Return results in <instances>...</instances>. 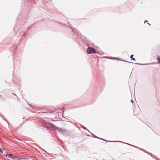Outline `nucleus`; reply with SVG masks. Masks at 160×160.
Instances as JSON below:
<instances>
[{"mask_svg":"<svg viewBox=\"0 0 160 160\" xmlns=\"http://www.w3.org/2000/svg\"><path fill=\"white\" fill-rule=\"evenodd\" d=\"M47 128H51L53 130H58L59 131H61V128L59 127H58L54 125L53 124L51 123L50 124V126H47Z\"/></svg>","mask_w":160,"mask_h":160,"instance_id":"obj_1","label":"nucleus"},{"mask_svg":"<svg viewBox=\"0 0 160 160\" xmlns=\"http://www.w3.org/2000/svg\"><path fill=\"white\" fill-rule=\"evenodd\" d=\"M87 51L89 54L96 53V50L94 48L91 47L88 48L87 50Z\"/></svg>","mask_w":160,"mask_h":160,"instance_id":"obj_2","label":"nucleus"},{"mask_svg":"<svg viewBox=\"0 0 160 160\" xmlns=\"http://www.w3.org/2000/svg\"><path fill=\"white\" fill-rule=\"evenodd\" d=\"M140 112V110L138 107H135L133 108V113L135 115H138Z\"/></svg>","mask_w":160,"mask_h":160,"instance_id":"obj_3","label":"nucleus"},{"mask_svg":"<svg viewBox=\"0 0 160 160\" xmlns=\"http://www.w3.org/2000/svg\"><path fill=\"white\" fill-rule=\"evenodd\" d=\"M6 156L10 158H12L13 159H14L15 158V157H12V154H8L6 155Z\"/></svg>","mask_w":160,"mask_h":160,"instance_id":"obj_4","label":"nucleus"},{"mask_svg":"<svg viewBox=\"0 0 160 160\" xmlns=\"http://www.w3.org/2000/svg\"><path fill=\"white\" fill-rule=\"evenodd\" d=\"M61 111V110L60 109H59L53 111V113H58L60 112Z\"/></svg>","mask_w":160,"mask_h":160,"instance_id":"obj_5","label":"nucleus"},{"mask_svg":"<svg viewBox=\"0 0 160 160\" xmlns=\"http://www.w3.org/2000/svg\"><path fill=\"white\" fill-rule=\"evenodd\" d=\"M133 56H134V55H132V54L130 56V58H131V60H135V58H133Z\"/></svg>","mask_w":160,"mask_h":160,"instance_id":"obj_6","label":"nucleus"},{"mask_svg":"<svg viewBox=\"0 0 160 160\" xmlns=\"http://www.w3.org/2000/svg\"><path fill=\"white\" fill-rule=\"evenodd\" d=\"M158 63H160V58H158Z\"/></svg>","mask_w":160,"mask_h":160,"instance_id":"obj_7","label":"nucleus"},{"mask_svg":"<svg viewBox=\"0 0 160 160\" xmlns=\"http://www.w3.org/2000/svg\"><path fill=\"white\" fill-rule=\"evenodd\" d=\"M0 152H2V150H1V149L0 148Z\"/></svg>","mask_w":160,"mask_h":160,"instance_id":"obj_8","label":"nucleus"},{"mask_svg":"<svg viewBox=\"0 0 160 160\" xmlns=\"http://www.w3.org/2000/svg\"><path fill=\"white\" fill-rule=\"evenodd\" d=\"M148 21L147 20H145V21L144 23H145L146 22H148Z\"/></svg>","mask_w":160,"mask_h":160,"instance_id":"obj_9","label":"nucleus"},{"mask_svg":"<svg viewBox=\"0 0 160 160\" xmlns=\"http://www.w3.org/2000/svg\"><path fill=\"white\" fill-rule=\"evenodd\" d=\"M131 102H132V103L133 102V101L132 99L131 101Z\"/></svg>","mask_w":160,"mask_h":160,"instance_id":"obj_10","label":"nucleus"},{"mask_svg":"<svg viewBox=\"0 0 160 160\" xmlns=\"http://www.w3.org/2000/svg\"><path fill=\"white\" fill-rule=\"evenodd\" d=\"M151 64V63H149V64H143V65H147V64Z\"/></svg>","mask_w":160,"mask_h":160,"instance_id":"obj_11","label":"nucleus"},{"mask_svg":"<svg viewBox=\"0 0 160 160\" xmlns=\"http://www.w3.org/2000/svg\"><path fill=\"white\" fill-rule=\"evenodd\" d=\"M113 59H116V58H113Z\"/></svg>","mask_w":160,"mask_h":160,"instance_id":"obj_12","label":"nucleus"},{"mask_svg":"<svg viewBox=\"0 0 160 160\" xmlns=\"http://www.w3.org/2000/svg\"><path fill=\"white\" fill-rule=\"evenodd\" d=\"M30 27H29V28H28V29H30Z\"/></svg>","mask_w":160,"mask_h":160,"instance_id":"obj_13","label":"nucleus"},{"mask_svg":"<svg viewBox=\"0 0 160 160\" xmlns=\"http://www.w3.org/2000/svg\"><path fill=\"white\" fill-rule=\"evenodd\" d=\"M148 24L149 25H150V23H148Z\"/></svg>","mask_w":160,"mask_h":160,"instance_id":"obj_14","label":"nucleus"},{"mask_svg":"<svg viewBox=\"0 0 160 160\" xmlns=\"http://www.w3.org/2000/svg\"><path fill=\"white\" fill-rule=\"evenodd\" d=\"M100 54V55H102V54Z\"/></svg>","mask_w":160,"mask_h":160,"instance_id":"obj_15","label":"nucleus"},{"mask_svg":"<svg viewBox=\"0 0 160 160\" xmlns=\"http://www.w3.org/2000/svg\"><path fill=\"white\" fill-rule=\"evenodd\" d=\"M140 65H142V64H140Z\"/></svg>","mask_w":160,"mask_h":160,"instance_id":"obj_16","label":"nucleus"}]
</instances>
